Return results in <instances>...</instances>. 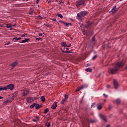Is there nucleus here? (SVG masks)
Returning a JSON list of instances; mask_svg holds the SVG:
<instances>
[{"label": "nucleus", "mask_w": 127, "mask_h": 127, "mask_svg": "<svg viewBox=\"0 0 127 127\" xmlns=\"http://www.w3.org/2000/svg\"><path fill=\"white\" fill-rule=\"evenodd\" d=\"M20 39H21V38L20 37L19 38L15 37L13 38V40L15 42H16V41H18V40H20Z\"/></svg>", "instance_id": "obj_18"}, {"label": "nucleus", "mask_w": 127, "mask_h": 127, "mask_svg": "<svg viewBox=\"0 0 127 127\" xmlns=\"http://www.w3.org/2000/svg\"><path fill=\"white\" fill-rule=\"evenodd\" d=\"M64 99H65L66 101H67V99H68V95H65L64 96Z\"/></svg>", "instance_id": "obj_37"}, {"label": "nucleus", "mask_w": 127, "mask_h": 127, "mask_svg": "<svg viewBox=\"0 0 127 127\" xmlns=\"http://www.w3.org/2000/svg\"><path fill=\"white\" fill-rule=\"evenodd\" d=\"M38 18H39L40 19H41V16L39 15V16H38Z\"/></svg>", "instance_id": "obj_47"}, {"label": "nucleus", "mask_w": 127, "mask_h": 127, "mask_svg": "<svg viewBox=\"0 0 127 127\" xmlns=\"http://www.w3.org/2000/svg\"><path fill=\"white\" fill-rule=\"evenodd\" d=\"M64 53H68V51H66L65 52H63Z\"/></svg>", "instance_id": "obj_51"}, {"label": "nucleus", "mask_w": 127, "mask_h": 127, "mask_svg": "<svg viewBox=\"0 0 127 127\" xmlns=\"http://www.w3.org/2000/svg\"><path fill=\"white\" fill-rule=\"evenodd\" d=\"M36 104V103H34L32 105H31L30 106V109H33L34 108V107H35Z\"/></svg>", "instance_id": "obj_27"}, {"label": "nucleus", "mask_w": 127, "mask_h": 127, "mask_svg": "<svg viewBox=\"0 0 127 127\" xmlns=\"http://www.w3.org/2000/svg\"><path fill=\"white\" fill-rule=\"evenodd\" d=\"M29 40H30V39L29 38H26L24 40H23L20 43H25V42H28V41H29Z\"/></svg>", "instance_id": "obj_14"}, {"label": "nucleus", "mask_w": 127, "mask_h": 127, "mask_svg": "<svg viewBox=\"0 0 127 127\" xmlns=\"http://www.w3.org/2000/svg\"><path fill=\"white\" fill-rule=\"evenodd\" d=\"M85 2H86V0H78L76 2V5L77 7H80V6H82V5L85 6V5H86Z\"/></svg>", "instance_id": "obj_3"}, {"label": "nucleus", "mask_w": 127, "mask_h": 127, "mask_svg": "<svg viewBox=\"0 0 127 127\" xmlns=\"http://www.w3.org/2000/svg\"><path fill=\"white\" fill-rule=\"evenodd\" d=\"M66 51H68V50H69V48H66Z\"/></svg>", "instance_id": "obj_56"}, {"label": "nucleus", "mask_w": 127, "mask_h": 127, "mask_svg": "<svg viewBox=\"0 0 127 127\" xmlns=\"http://www.w3.org/2000/svg\"><path fill=\"white\" fill-rule=\"evenodd\" d=\"M57 16L59 17H60V18H63V15H62V14H60V13H58L57 14Z\"/></svg>", "instance_id": "obj_29"}, {"label": "nucleus", "mask_w": 127, "mask_h": 127, "mask_svg": "<svg viewBox=\"0 0 127 127\" xmlns=\"http://www.w3.org/2000/svg\"><path fill=\"white\" fill-rule=\"evenodd\" d=\"M26 101L28 104H30V103H32L34 101V99L32 97H27Z\"/></svg>", "instance_id": "obj_8"}, {"label": "nucleus", "mask_w": 127, "mask_h": 127, "mask_svg": "<svg viewBox=\"0 0 127 127\" xmlns=\"http://www.w3.org/2000/svg\"><path fill=\"white\" fill-rule=\"evenodd\" d=\"M9 44H10V43L8 42L6 44H5V45H9Z\"/></svg>", "instance_id": "obj_46"}, {"label": "nucleus", "mask_w": 127, "mask_h": 127, "mask_svg": "<svg viewBox=\"0 0 127 127\" xmlns=\"http://www.w3.org/2000/svg\"><path fill=\"white\" fill-rule=\"evenodd\" d=\"M88 14V12L86 11H82L78 13L77 14L76 18L78 19V20H82V17H84L86 16Z\"/></svg>", "instance_id": "obj_2"}, {"label": "nucleus", "mask_w": 127, "mask_h": 127, "mask_svg": "<svg viewBox=\"0 0 127 127\" xmlns=\"http://www.w3.org/2000/svg\"><path fill=\"white\" fill-rule=\"evenodd\" d=\"M116 103L118 105H119V104H120L121 103V99L119 98L117 99L116 100Z\"/></svg>", "instance_id": "obj_28"}, {"label": "nucleus", "mask_w": 127, "mask_h": 127, "mask_svg": "<svg viewBox=\"0 0 127 127\" xmlns=\"http://www.w3.org/2000/svg\"><path fill=\"white\" fill-rule=\"evenodd\" d=\"M113 108V106H112L111 105H109V110H112Z\"/></svg>", "instance_id": "obj_38"}, {"label": "nucleus", "mask_w": 127, "mask_h": 127, "mask_svg": "<svg viewBox=\"0 0 127 127\" xmlns=\"http://www.w3.org/2000/svg\"><path fill=\"white\" fill-rule=\"evenodd\" d=\"M71 51H67V53H71Z\"/></svg>", "instance_id": "obj_53"}, {"label": "nucleus", "mask_w": 127, "mask_h": 127, "mask_svg": "<svg viewBox=\"0 0 127 127\" xmlns=\"http://www.w3.org/2000/svg\"><path fill=\"white\" fill-rule=\"evenodd\" d=\"M29 93V92L27 90H24L23 92L22 93L23 97H25L28 95Z\"/></svg>", "instance_id": "obj_12"}, {"label": "nucleus", "mask_w": 127, "mask_h": 127, "mask_svg": "<svg viewBox=\"0 0 127 127\" xmlns=\"http://www.w3.org/2000/svg\"><path fill=\"white\" fill-rule=\"evenodd\" d=\"M2 98H3L1 97V96H0V99H2Z\"/></svg>", "instance_id": "obj_58"}, {"label": "nucleus", "mask_w": 127, "mask_h": 127, "mask_svg": "<svg viewBox=\"0 0 127 127\" xmlns=\"http://www.w3.org/2000/svg\"><path fill=\"white\" fill-rule=\"evenodd\" d=\"M59 22L62 23V24H64V26H66V27H69V26H72V23H66V22H64L62 20H60Z\"/></svg>", "instance_id": "obj_4"}, {"label": "nucleus", "mask_w": 127, "mask_h": 127, "mask_svg": "<svg viewBox=\"0 0 127 127\" xmlns=\"http://www.w3.org/2000/svg\"><path fill=\"white\" fill-rule=\"evenodd\" d=\"M104 102H106V100H104Z\"/></svg>", "instance_id": "obj_63"}, {"label": "nucleus", "mask_w": 127, "mask_h": 127, "mask_svg": "<svg viewBox=\"0 0 127 127\" xmlns=\"http://www.w3.org/2000/svg\"><path fill=\"white\" fill-rule=\"evenodd\" d=\"M90 123H91V124H94V123H96V120H90Z\"/></svg>", "instance_id": "obj_34"}, {"label": "nucleus", "mask_w": 127, "mask_h": 127, "mask_svg": "<svg viewBox=\"0 0 127 127\" xmlns=\"http://www.w3.org/2000/svg\"><path fill=\"white\" fill-rule=\"evenodd\" d=\"M17 92H15V93L12 94V98L13 99H14V98H15V97H17Z\"/></svg>", "instance_id": "obj_24"}, {"label": "nucleus", "mask_w": 127, "mask_h": 127, "mask_svg": "<svg viewBox=\"0 0 127 127\" xmlns=\"http://www.w3.org/2000/svg\"><path fill=\"white\" fill-rule=\"evenodd\" d=\"M40 39H42V38H36V40H38V41H39V40H40Z\"/></svg>", "instance_id": "obj_39"}, {"label": "nucleus", "mask_w": 127, "mask_h": 127, "mask_svg": "<svg viewBox=\"0 0 127 127\" xmlns=\"http://www.w3.org/2000/svg\"><path fill=\"white\" fill-rule=\"evenodd\" d=\"M44 25H45L46 26H47V27H52V26H53V25L52 24L48 25L47 24H44Z\"/></svg>", "instance_id": "obj_26"}, {"label": "nucleus", "mask_w": 127, "mask_h": 127, "mask_svg": "<svg viewBox=\"0 0 127 127\" xmlns=\"http://www.w3.org/2000/svg\"><path fill=\"white\" fill-rule=\"evenodd\" d=\"M110 127V125H107V126H106V127Z\"/></svg>", "instance_id": "obj_57"}, {"label": "nucleus", "mask_w": 127, "mask_h": 127, "mask_svg": "<svg viewBox=\"0 0 127 127\" xmlns=\"http://www.w3.org/2000/svg\"><path fill=\"white\" fill-rule=\"evenodd\" d=\"M71 47V44H69L68 45V46H67V47Z\"/></svg>", "instance_id": "obj_50"}, {"label": "nucleus", "mask_w": 127, "mask_h": 127, "mask_svg": "<svg viewBox=\"0 0 127 127\" xmlns=\"http://www.w3.org/2000/svg\"><path fill=\"white\" fill-rule=\"evenodd\" d=\"M7 88H6V86H4L3 87H1L0 88V91H6Z\"/></svg>", "instance_id": "obj_17"}, {"label": "nucleus", "mask_w": 127, "mask_h": 127, "mask_svg": "<svg viewBox=\"0 0 127 127\" xmlns=\"http://www.w3.org/2000/svg\"><path fill=\"white\" fill-rule=\"evenodd\" d=\"M10 30H12V29L11 28V27H10Z\"/></svg>", "instance_id": "obj_60"}, {"label": "nucleus", "mask_w": 127, "mask_h": 127, "mask_svg": "<svg viewBox=\"0 0 127 127\" xmlns=\"http://www.w3.org/2000/svg\"><path fill=\"white\" fill-rule=\"evenodd\" d=\"M79 90H82V89H81V88H80V87H79V88H78L77 89V90H76L77 92L79 91Z\"/></svg>", "instance_id": "obj_45"}, {"label": "nucleus", "mask_w": 127, "mask_h": 127, "mask_svg": "<svg viewBox=\"0 0 127 127\" xmlns=\"http://www.w3.org/2000/svg\"><path fill=\"white\" fill-rule=\"evenodd\" d=\"M124 65L125 62L124 61L119 62L115 64L114 68H109L108 72L109 73H111V74H116L120 70V68L124 67Z\"/></svg>", "instance_id": "obj_1"}, {"label": "nucleus", "mask_w": 127, "mask_h": 127, "mask_svg": "<svg viewBox=\"0 0 127 127\" xmlns=\"http://www.w3.org/2000/svg\"><path fill=\"white\" fill-rule=\"evenodd\" d=\"M107 89H110V88H111V85H108L107 86Z\"/></svg>", "instance_id": "obj_43"}, {"label": "nucleus", "mask_w": 127, "mask_h": 127, "mask_svg": "<svg viewBox=\"0 0 127 127\" xmlns=\"http://www.w3.org/2000/svg\"><path fill=\"white\" fill-rule=\"evenodd\" d=\"M122 0H120V1H122Z\"/></svg>", "instance_id": "obj_62"}, {"label": "nucleus", "mask_w": 127, "mask_h": 127, "mask_svg": "<svg viewBox=\"0 0 127 127\" xmlns=\"http://www.w3.org/2000/svg\"><path fill=\"white\" fill-rule=\"evenodd\" d=\"M117 8V6L115 5L113 6L111 10L110 11V12H112V13H116V12L118 11V9H119L118 8Z\"/></svg>", "instance_id": "obj_7"}, {"label": "nucleus", "mask_w": 127, "mask_h": 127, "mask_svg": "<svg viewBox=\"0 0 127 127\" xmlns=\"http://www.w3.org/2000/svg\"><path fill=\"white\" fill-rule=\"evenodd\" d=\"M57 108V102H55L52 106H51V109H53V110H55Z\"/></svg>", "instance_id": "obj_10"}, {"label": "nucleus", "mask_w": 127, "mask_h": 127, "mask_svg": "<svg viewBox=\"0 0 127 127\" xmlns=\"http://www.w3.org/2000/svg\"><path fill=\"white\" fill-rule=\"evenodd\" d=\"M53 21H56V18H54L52 19Z\"/></svg>", "instance_id": "obj_49"}, {"label": "nucleus", "mask_w": 127, "mask_h": 127, "mask_svg": "<svg viewBox=\"0 0 127 127\" xmlns=\"http://www.w3.org/2000/svg\"><path fill=\"white\" fill-rule=\"evenodd\" d=\"M89 66H90V64H87L85 66L86 67H89Z\"/></svg>", "instance_id": "obj_44"}, {"label": "nucleus", "mask_w": 127, "mask_h": 127, "mask_svg": "<svg viewBox=\"0 0 127 127\" xmlns=\"http://www.w3.org/2000/svg\"><path fill=\"white\" fill-rule=\"evenodd\" d=\"M29 14L30 15H32V14H33V10H32V9H30Z\"/></svg>", "instance_id": "obj_23"}, {"label": "nucleus", "mask_w": 127, "mask_h": 127, "mask_svg": "<svg viewBox=\"0 0 127 127\" xmlns=\"http://www.w3.org/2000/svg\"><path fill=\"white\" fill-rule=\"evenodd\" d=\"M39 0H37V1H36V3H38Z\"/></svg>", "instance_id": "obj_52"}, {"label": "nucleus", "mask_w": 127, "mask_h": 127, "mask_svg": "<svg viewBox=\"0 0 127 127\" xmlns=\"http://www.w3.org/2000/svg\"><path fill=\"white\" fill-rule=\"evenodd\" d=\"M6 27L7 28H10V27H11V24H7L6 25Z\"/></svg>", "instance_id": "obj_30"}, {"label": "nucleus", "mask_w": 127, "mask_h": 127, "mask_svg": "<svg viewBox=\"0 0 127 127\" xmlns=\"http://www.w3.org/2000/svg\"><path fill=\"white\" fill-rule=\"evenodd\" d=\"M95 36H94V37H93V38H92V42H94V41H95Z\"/></svg>", "instance_id": "obj_42"}, {"label": "nucleus", "mask_w": 127, "mask_h": 127, "mask_svg": "<svg viewBox=\"0 0 127 127\" xmlns=\"http://www.w3.org/2000/svg\"><path fill=\"white\" fill-rule=\"evenodd\" d=\"M6 87L7 88V89H9V90H11V91L13 90V89L14 88V85H13V84H12L7 85L6 86Z\"/></svg>", "instance_id": "obj_6"}, {"label": "nucleus", "mask_w": 127, "mask_h": 127, "mask_svg": "<svg viewBox=\"0 0 127 127\" xmlns=\"http://www.w3.org/2000/svg\"><path fill=\"white\" fill-rule=\"evenodd\" d=\"M103 105H104V103H100V105L97 107V110H102V109H103Z\"/></svg>", "instance_id": "obj_13"}, {"label": "nucleus", "mask_w": 127, "mask_h": 127, "mask_svg": "<svg viewBox=\"0 0 127 127\" xmlns=\"http://www.w3.org/2000/svg\"><path fill=\"white\" fill-rule=\"evenodd\" d=\"M95 105H96V103H92L91 105V108H93V107H94V106H95Z\"/></svg>", "instance_id": "obj_40"}, {"label": "nucleus", "mask_w": 127, "mask_h": 127, "mask_svg": "<svg viewBox=\"0 0 127 127\" xmlns=\"http://www.w3.org/2000/svg\"><path fill=\"white\" fill-rule=\"evenodd\" d=\"M61 46H63L64 47H67L68 45L66 44V42H63L61 43Z\"/></svg>", "instance_id": "obj_19"}, {"label": "nucleus", "mask_w": 127, "mask_h": 127, "mask_svg": "<svg viewBox=\"0 0 127 127\" xmlns=\"http://www.w3.org/2000/svg\"><path fill=\"white\" fill-rule=\"evenodd\" d=\"M65 101H66L65 99H63L62 100L61 102V103L62 104V105L64 104V102H65Z\"/></svg>", "instance_id": "obj_33"}, {"label": "nucleus", "mask_w": 127, "mask_h": 127, "mask_svg": "<svg viewBox=\"0 0 127 127\" xmlns=\"http://www.w3.org/2000/svg\"><path fill=\"white\" fill-rule=\"evenodd\" d=\"M50 2H51V1L50 0L48 1V3H50Z\"/></svg>", "instance_id": "obj_59"}, {"label": "nucleus", "mask_w": 127, "mask_h": 127, "mask_svg": "<svg viewBox=\"0 0 127 127\" xmlns=\"http://www.w3.org/2000/svg\"><path fill=\"white\" fill-rule=\"evenodd\" d=\"M51 127V124L50 123V122H49L48 125H47V127Z\"/></svg>", "instance_id": "obj_36"}, {"label": "nucleus", "mask_w": 127, "mask_h": 127, "mask_svg": "<svg viewBox=\"0 0 127 127\" xmlns=\"http://www.w3.org/2000/svg\"><path fill=\"white\" fill-rule=\"evenodd\" d=\"M40 108H41V105H39V104H37L35 106V108L36 110H38L39 109H40Z\"/></svg>", "instance_id": "obj_15"}, {"label": "nucleus", "mask_w": 127, "mask_h": 127, "mask_svg": "<svg viewBox=\"0 0 127 127\" xmlns=\"http://www.w3.org/2000/svg\"><path fill=\"white\" fill-rule=\"evenodd\" d=\"M38 120H39V118L38 117L36 116L34 119H33V122H37Z\"/></svg>", "instance_id": "obj_21"}, {"label": "nucleus", "mask_w": 127, "mask_h": 127, "mask_svg": "<svg viewBox=\"0 0 127 127\" xmlns=\"http://www.w3.org/2000/svg\"><path fill=\"white\" fill-rule=\"evenodd\" d=\"M99 117H100V118L102 119V120H103V121H104L105 122L107 121V117L106 116L100 114H99Z\"/></svg>", "instance_id": "obj_9"}, {"label": "nucleus", "mask_w": 127, "mask_h": 127, "mask_svg": "<svg viewBox=\"0 0 127 127\" xmlns=\"http://www.w3.org/2000/svg\"><path fill=\"white\" fill-rule=\"evenodd\" d=\"M48 112H49V108H46L44 111V114H46L47 113H48Z\"/></svg>", "instance_id": "obj_25"}, {"label": "nucleus", "mask_w": 127, "mask_h": 127, "mask_svg": "<svg viewBox=\"0 0 127 127\" xmlns=\"http://www.w3.org/2000/svg\"><path fill=\"white\" fill-rule=\"evenodd\" d=\"M15 25H15V24H14V25H13V26H15Z\"/></svg>", "instance_id": "obj_61"}, {"label": "nucleus", "mask_w": 127, "mask_h": 127, "mask_svg": "<svg viewBox=\"0 0 127 127\" xmlns=\"http://www.w3.org/2000/svg\"><path fill=\"white\" fill-rule=\"evenodd\" d=\"M44 18V17H41V19H43Z\"/></svg>", "instance_id": "obj_55"}, {"label": "nucleus", "mask_w": 127, "mask_h": 127, "mask_svg": "<svg viewBox=\"0 0 127 127\" xmlns=\"http://www.w3.org/2000/svg\"><path fill=\"white\" fill-rule=\"evenodd\" d=\"M41 99L43 102H45V97L44 96H41Z\"/></svg>", "instance_id": "obj_31"}, {"label": "nucleus", "mask_w": 127, "mask_h": 127, "mask_svg": "<svg viewBox=\"0 0 127 127\" xmlns=\"http://www.w3.org/2000/svg\"><path fill=\"white\" fill-rule=\"evenodd\" d=\"M103 96L104 97V98H108L109 97V95L104 93L103 94Z\"/></svg>", "instance_id": "obj_35"}, {"label": "nucleus", "mask_w": 127, "mask_h": 127, "mask_svg": "<svg viewBox=\"0 0 127 127\" xmlns=\"http://www.w3.org/2000/svg\"><path fill=\"white\" fill-rule=\"evenodd\" d=\"M23 36H24V35H22V37H23Z\"/></svg>", "instance_id": "obj_64"}, {"label": "nucleus", "mask_w": 127, "mask_h": 127, "mask_svg": "<svg viewBox=\"0 0 127 127\" xmlns=\"http://www.w3.org/2000/svg\"><path fill=\"white\" fill-rule=\"evenodd\" d=\"M113 84L114 86L115 87V89H118L119 87V83H118V81L116 79L113 80Z\"/></svg>", "instance_id": "obj_5"}, {"label": "nucleus", "mask_w": 127, "mask_h": 127, "mask_svg": "<svg viewBox=\"0 0 127 127\" xmlns=\"http://www.w3.org/2000/svg\"><path fill=\"white\" fill-rule=\"evenodd\" d=\"M67 4H70V2H69V1H67Z\"/></svg>", "instance_id": "obj_54"}, {"label": "nucleus", "mask_w": 127, "mask_h": 127, "mask_svg": "<svg viewBox=\"0 0 127 127\" xmlns=\"http://www.w3.org/2000/svg\"><path fill=\"white\" fill-rule=\"evenodd\" d=\"M17 64H18V63H17V61H15V62L12 63V64H10V66H11V67H12V68H15V66H16V65H17Z\"/></svg>", "instance_id": "obj_11"}, {"label": "nucleus", "mask_w": 127, "mask_h": 127, "mask_svg": "<svg viewBox=\"0 0 127 127\" xmlns=\"http://www.w3.org/2000/svg\"><path fill=\"white\" fill-rule=\"evenodd\" d=\"M7 103H8V101H5L3 102L4 105L5 104H7Z\"/></svg>", "instance_id": "obj_41"}, {"label": "nucleus", "mask_w": 127, "mask_h": 127, "mask_svg": "<svg viewBox=\"0 0 127 127\" xmlns=\"http://www.w3.org/2000/svg\"><path fill=\"white\" fill-rule=\"evenodd\" d=\"M97 57H98V55H96L94 56L92 58V60H95L96 59Z\"/></svg>", "instance_id": "obj_32"}, {"label": "nucleus", "mask_w": 127, "mask_h": 127, "mask_svg": "<svg viewBox=\"0 0 127 127\" xmlns=\"http://www.w3.org/2000/svg\"><path fill=\"white\" fill-rule=\"evenodd\" d=\"M38 35L39 36H42V33H39Z\"/></svg>", "instance_id": "obj_48"}, {"label": "nucleus", "mask_w": 127, "mask_h": 127, "mask_svg": "<svg viewBox=\"0 0 127 127\" xmlns=\"http://www.w3.org/2000/svg\"><path fill=\"white\" fill-rule=\"evenodd\" d=\"M91 24H92V23H88L87 24L85 25V27L86 28H88L90 27L91 26Z\"/></svg>", "instance_id": "obj_22"}, {"label": "nucleus", "mask_w": 127, "mask_h": 127, "mask_svg": "<svg viewBox=\"0 0 127 127\" xmlns=\"http://www.w3.org/2000/svg\"><path fill=\"white\" fill-rule=\"evenodd\" d=\"M85 88H88V85L87 84H83L81 86L80 89H85Z\"/></svg>", "instance_id": "obj_16"}, {"label": "nucleus", "mask_w": 127, "mask_h": 127, "mask_svg": "<svg viewBox=\"0 0 127 127\" xmlns=\"http://www.w3.org/2000/svg\"><path fill=\"white\" fill-rule=\"evenodd\" d=\"M85 71L86 72H92V71H93V69H92V68H87L85 69Z\"/></svg>", "instance_id": "obj_20"}]
</instances>
